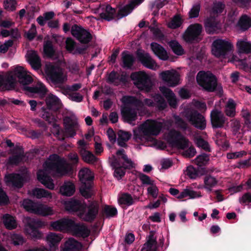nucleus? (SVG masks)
<instances>
[{
  "instance_id": "30",
  "label": "nucleus",
  "mask_w": 251,
  "mask_h": 251,
  "mask_svg": "<svg viewBox=\"0 0 251 251\" xmlns=\"http://www.w3.org/2000/svg\"><path fill=\"white\" fill-rule=\"evenodd\" d=\"M160 91L167 99L169 105L172 107H176L177 105L176 97L173 92L165 86L160 87Z\"/></svg>"
},
{
  "instance_id": "51",
  "label": "nucleus",
  "mask_w": 251,
  "mask_h": 251,
  "mask_svg": "<svg viewBox=\"0 0 251 251\" xmlns=\"http://www.w3.org/2000/svg\"><path fill=\"white\" fill-rule=\"evenodd\" d=\"M137 56L142 63H152V59L148 53L142 50H138Z\"/></svg>"
},
{
  "instance_id": "17",
  "label": "nucleus",
  "mask_w": 251,
  "mask_h": 251,
  "mask_svg": "<svg viewBox=\"0 0 251 251\" xmlns=\"http://www.w3.org/2000/svg\"><path fill=\"white\" fill-rule=\"evenodd\" d=\"M65 133L69 137H73L76 134L79 126L75 116H66L64 119Z\"/></svg>"
},
{
  "instance_id": "19",
  "label": "nucleus",
  "mask_w": 251,
  "mask_h": 251,
  "mask_svg": "<svg viewBox=\"0 0 251 251\" xmlns=\"http://www.w3.org/2000/svg\"><path fill=\"white\" fill-rule=\"evenodd\" d=\"M202 26L198 24L190 25L183 34L184 40L190 42L195 40L200 34Z\"/></svg>"
},
{
  "instance_id": "22",
  "label": "nucleus",
  "mask_w": 251,
  "mask_h": 251,
  "mask_svg": "<svg viewBox=\"0 0 251 251\" xmlns=\"http://www.w3.org/2000/svg\"><path fill=\"white\" fill-rule=\"evenodd\" d=\"M66 210L70 212H77V214L85 208V203L79 200L71 199L64 202Z\"/></svg>"
},
{
  "instance_id": "39",
  "label": "nucleus",
  "mask_w": 251,
  "mask_h": 251,
  "mask_svg": "<svg viewBox=\"0 0 251 251\" xmlns=\"http://www.w3.org/2000/svg\"><path fill=\"white\" fill-rule=\"evenodd\" d=\"M236 104L234 100L230 99L226 102L225 107V113L226 115L229 117L233 118L236 115Z\"/></svg>"
},
{
  "instance_id": "16",
  "label": "nucleus",
  "mask_w": 251,
  "mask_h": 251,
  "mask_svg": "<svg viewBox=\"0 0 251 251\" xmlns=\"http://www.w3.org/2000/svg\"><path fill=\"white\" fill-rule=\"evenodd\" d=\"M160 76L169 86L175 87L180 83V75L174 70L162 72Z\"/></svg>"
},
{
  "instance_id": "57",
  "label": "nucleus",
  "mask_w": 251,
  "mask_h": 251,
  "mask_svg": "<svg viewBox=\"0 0 251 251\" xmlns=\"http://www.w3.org/2000/svg\"><path fill=\"white\" fill-rule=\"evenodd\" d=\"M139 178L141 180L142 184L150 185L155 182L154 180L151 179V177L143 173L139 175Z\"/></svg>"
},
{
  "instance_id": "18",
  "label": "nucleus",
  "mask_w": 251,
  "mask_h": 251,
  "mask_svg": "<svg viewBox=\"0 0 251 251\" xmlns=\"http://www.w3.org/2000/svg\"><path fill=\"white\" fill-rule=\"evenodd\" d=\"M42 225V222L29 218L27 219V224L25 226V232L31 237L39 239L42 237V233L37 229V228L41 227Z\"/></svg>"
},
{
  "instance_id": "43",
  "label": "nucleus",
  "mask_w": 251,
  "mask_h": 251,
  "mask_svg": "<svg viewBox=\"0 0 251 251\" xmlns=\"http://www.w3.org/2000/svg\"><path fill=\"white\" fill-rule=\"evenodd\" d=\"M3 222L5 227L9 229H14L17 227V222L14 217L6 214L3 216Z\"/></svg>"
},
{
  "instance_id": "6",
  "label": "nucleus",
  "mask_w": 251,
  "mask_h": 251,
  "mask_svg": "<svg viewBox=\"0 0 251 251\" xmlns=\"http://www.w3.org/2000/svg\"><path fill=\"white\" fill-rule=\"evenodd\" d=\"M122 102L121 111L125 120L130 124L133 123L137 117V111L142 109L144 103L134 97L125 96L121 100Z\"/></svg>"
},
{
  "instance_id": "64",
  "label": "nucleus",
  "mask_w": 251,
  "mask_h": 251,
  "mask_svg": "<svg viewBox=\"0 0 251 251\" xmlns=\"http://www.w3.org/2000/svg\"><path fill=\"white\" fill-rule=\"evenodd\" d=\"M90 40L91 34L85 29H84L78 39L80 42L84 43H88Z\"/></svg>"
},
{
  "instance_id": "9",
  "label": "nucleus",
  "mask_w": 251,
  "mask_h": 251,
  "mask_svg": "<svg viewBox=\"0 0 251 251\" xmlns=\"http://www.w3.org/2000/svg\"><path fill=\"white\" fill-rule=\"evenodd\" d=\"M196 79L198 84L207 91L213 92L217 87V78L209 72L200 71Z\"/></svg>"
},
{
  "instance_id": "42",
  "label": "nucleus",
  "mask_w": 251,
  "mask_h": 251,
  "mask_svg": "<svg viewBox=\"0 0 251 251\" xmlns=\"http://www.w3.org/2000/svg\"><path fill=\"white\" fill-rule=\"evenodd\" d=\"M66 48L67 50L73 54L80 53L84 50V49H79L76 47L75 42L70 38H68L66 39Z\"/></svg>"
},
{
  "instance_id": "24",
  "label": "nucleus",
  "mask_w": 251,
  "mask_h": 251,
  "mask_svg": "<svg viewBox=\"0 0 251 251\" xmlns=\"http://www.w3.org/2000/svg\"><path fill=\"white\" fill-rule=\"evenodd\" d=\"M62 238L63 236L61 234L50 232L46 236V241L50 249L55 251L58 249V245Z\"/></svg>"
},
{
  "instance_id": "35",
  "label": "nucleus",
  "mask_w": 251,
  "mask_h": 251,
  "mask_svg": "<svg viewBox=\"0 0 251 251\" xmlns=\"http://www.w3.org/2000/svg\"><path fill=\"white\" fill-rule=\"evenodd\" d=\"M206 30L209 33L216 32L220 27V23L212 17L207 19L205 22Z\"/></svg>"
},
{
  "instance_id": "33",
  "label": "nucleus",
  "mask_w": 251,
  "mask_h": 251,
  "mask_svg": "<svg viewBox=\"0 0 251 251\" xmlns=\"http://www.w3.org/2000/svg\"><path fill=\"white\" fill-rule=\"evenodd\" d=\"M101 19L110 21L112 20L115 13V10L109 5L102 6L99 9Z\"/></svg>"
},
{
  "instance_id": "2",
  "label": "nucleus",
  "mask_w": 251,
  "mask_h": 251,
  "mask_svg": "<svg viewBox=\"0 0 251 251\" xmlns=\"http://www.w3.org/2000/svg\"><path fill=\"white\" fill-rule=\"evenodd\" d=\"M18 81L24 86V89L30 94L43 97L47 92L46 86L41 82H38L31 87L26 86L33 82V78L28 72L19 66L8 72L3 78L0 77V87L3 86L7 89H11L15 87Z\"/></svg>"
},
{
  "instance_id": "54",
  "label": "nucleus",
  "mask_w": 251,
  "mask_h": 251,
  "mask_svg": "<svg viewBox=\"0 0 251 251\" xmlns=\"http://www.w3.org/2000/svg\"><path fill=\"white\" fill-rule=\"evenodd\" d=\"M44 53L48 56L51 57L54 52V50L52 47L51 43L50 41H47L44 45Z\"/></svg>"
},
{
  "instance_id": "40",
  "label": "nucleus",
  "mask_w": 251,
  "mask_h": 251,
  "mask_svg": "<svg viewBox=\"0 0 251 251\" xmlns=\"http://www.w3.org/2000/svg\"><path fill=\"white\" fill-rule=\"evenodd\" d=\"M30 195L35 197L37 199L45 198L47 199H51V193L47 190L41 188H35L31 192H29Z\"/></svg>"
},
{
  "instance_id": "47",
  "label": "nucleus",
  "mask_w": 251,
  "mask_h": 251,
  "mask_svg": "<svg viewBox=\"0 0 251 251\" xmlns=\"http://www.w3.org/2000/svg\"><path fill=\"white\" fill-rule=\"evenodd\" d=\"M119 203L120 204L130 206L134 202L132 196L128 194L125 193L122 194L119 199Z\"/></svg>"
},
{
  "instance_id": "15",
  "label": "nucleus",
  "mask_w": 251,
  "mask_h": 251,
  "mask_svg": "<svg viewBox=\"0 0 251 251\" xmlns=\"http://www.w3.org/2000/svg\"><path fill=\"white\" fill-rule=\"evenodd\" d=\"M77 145L78 152L85 162L93 164L97 161V158L92 152L88 150L89 145L84 140H79Z\"/></svg>"
},
{
  "instance_id": "3",
  "label": "nucleus",
  "mask_w": 251,
  "mask_h": 251,
  "mask_svg": "<svg viewBox=\"0 0 251 251\" xmlns=\"http://www.w3.org/2000/svg\"><path fill=\"white\" fill-rule=\"evenodd\" d=\"M51 228L55 231L70 232L72 235L83 238L88 237L90 230L84 223H76L69 218H62L50 223Z\"/></svg>"
},
{
  "instance_id": "29",
  "label": "nucleus",
  "mask_w": 251,
  "mask_h": 251,
  "mask_svg": "<svg viewBox=\"0 0 251 251\" xmlns=\"http://www.w3.org/2000/svg\"><path fill=\"white\" fill-rule=\"evenodd\" d=\"M127 78L128 76L124 73L120 74L115 72H112L108 76V81L115 85H118L126 83Z\"/></svg>"
},
{
  "instance_id": "49",
  "label": "nucleus",
  "mask_w": 251,
  "mask_h": 251,
  "mask_svg": "<svg viewBox=\"0 0 251 251\" xmlns=\"http://www.w3.org/2000/svg\"><path fill=\"white\" fill-rule=\"evenodd\" d=\"M182 23V20L179 15L175 16L168 24V26L172 29L179 27Z\"/></svg>"
},
{
  "instance_id": "58",
  "label": "nucleus",
  "mask_w": 251,
  "mask_h": 251,
  "mask_svg": "<svg viewBox=\"0 0 251 251\" xmlns=\"http://www.w3.org/2000/svg\"><path fill=\"white\" fill-rule=\"evenodd\" d=\"M174 118L177 127L184 130L187 129L188 125L181 118L178 116L174 115Z\"/></svg>"
},
{
  "instance_id": "10",
  "label": "nucleus",
  "mask_w": 251,
  "mask_h": 251,
  "mask_svg": "<svg viewBox=\"0 0 251 251\" xmlns=\"http://www.w3.org/2000/svg\"><path fill=\"white\" fill-rule=\"evenodd\" d=\"M237 47L238 51L229 56V61L230 62L242 61L245 59L247 54L251 52V44L246 39L238 40Z\"/></svg>"
},
{
  "instance_id": "63",
  "label": "nucleus",
  "mask_w": 251,
  "mask_h": 251,
  "mask_svg": "<svg viewBox=\"0 0 251 251\" xmlns=\"http://www.w3.org/2000/svg\"><path fill=\"white\" fill-rule=\"evenodd\" d=\"M239 202L243 205H248L251 202V193H246L239 199Z\"/></svg>"
},
{
  "instance_id": "27",
  "label": "nucleus",
  "mask_w": 251,
  "mask_h": 251,
  "mask_svg": "<svg viewBox=\"0 0 251 251\" xmlns=\"http://www.w3.org/2000/svg\"><path fill=\"white\" fill-rule=\"evenodd\" d=\"M5 181L7 185L21 188L23 185V176L19 174H9L5 176Z\"/></svg>"
},
{
  "instance_id": "25",
  "label": "nucleus",
  "mask_w": 251,
  "mask_h": 251,
  "mask_svg": "<svg viewBox=\"0 0 251 251\" xmlns=\"http://www.w3.org/2000/svg\"><path fill=\"white\" fill-rule=\"evenodd\" d=\"M12 156L9 158L8 163L11 165H17L23 161L25 158L24 152L22 148L16 146L12 151Z\"/></svg>"
},
{
  "instance_id": "55",
  "label": "nucleus",
  "mask_w": 251,
  "mask_h": 251,
  "mask_svg": "<svg viewBox=\"0 0 251 251\" xmlns=\"http://www.w3.org/2000/svg\"><path fill=\"white\" fill-rule=\"evenodd\" d=\"M122 60L123 63H133L135 61L133 55L127 51L122 52Z\"/></svg>"
},
{
  "instance_id": "20",
  "label": "nucleus",
  "mask_w": 251,
  "mask_h": 251,
  "mask_svg": "<svg viewBox=\"0 0 251 251\" xmlns=\"http://www.w3.org/2000/svg\"><path fill=\"white\" fill-rule=\"evenodd\" d=\"M210 118L213 126L217 128L223 127L227 120L222 111L216 109L211 112Z\"/></svg>"
},
{
  "instance_id": "4",
  "label": "nucleus",
  "mask_w": 251,
  "mask_h": 251,
  "mask_svg": "<svg viewBox=\"0 0 251 251\" xmlns=\"http://www.w3.org/2000/svg\"><path fill=\"white\" fill-rule=\"evenodd\" d=\"M162 128L160 120L148 119L133 130V139L137 143H145L151 136L158 135Z\"/></svg>"
},
{
  "instance_id": "37",
  "label": "nucleus",
  "mask_w": 251,
  "mask_h": 251,
  "mask_svg": "<svg viewBox=\"0 0 251 251\" xmlns=\"http://www.w3.org/2000/svg\"><path fill=\"white\" fill-rule=\"evenodd\" d=\"M203 182L204 185L203 188L211 192L212 188L217 185L218 180L213 176L206 175L203 178Z\"/></svg>"
},
{
  "instance_id": "46",
  "label": "nucleus",
  "mask_w": 251,
  "mask_h": 251,
  "mask_svg": "<svg viewBox=\"0 0 251 251\" xmlns=\"http://www.w3.org/2000/svg\"><path fill=\"white\" fill-rule=\"evenodd\" d=\"M116 154L117 155L121 156V158L124 160V165L126 168H131L134 167V164L125 154V151L124 149L118 151Z\"/></svg>"
},
{
  "instance_id": "59",
  "label": "nucleus",
  "mask_w": 251,
  "mask_h": 251,
  "mask_svg": "<svg viewBox=\"0 0 251 251\" xmlns=\"http://www.w3.org/2000/svg\"><path fill=\"white\" fill-rule=\"evenodd\" d=\"M247 154V152L245 151H241L238 152H229L226 154V157L229 159H235L241 158Z\"/></svg>"
},
{
  "instance_id": "53",
  "label": "nucleus",
  "mask_w": 251,
  "mask_h": 251,
  "mask_svg": "<svg viewBox=\"0 0 251 251\" xmlns=\"http://www.w3.org/2000/svg\"><path fill=\"white\" fill-rule=\"evenodd\" d=\"M147 193L153 198H156L158 197L159 190L155 182L148 186L147 188Z\"/></svg>"
},
{
  "instance_id": "23",
  "label": "nucleus",
  "mask_w": 251,
  "mask_h": 251,
  "mask_svg": "<svg viewBox=\"0 0 251 251\" xmlns=\"http://www.w3.org/2000/svg\"><path fill=\"white\" fill-rule=\"evenodd\" d=\"M81 248V243L73 238H69L60 246L61 251H80Z\"/></svg>"
},
{
  "instance_id": "13",
  "label": "nucleus",
  "mask_w": 251,
  "mask_h": 251,
  "mask_svg": "<svg viewBox=\"0 0 251 251\" xmlns=\"http://www.w3.org/2000/svg\"><path fill=\"white\" fill-rule=\"evenodd\" d=\"M233 47V45L229 41L217 39L213 43L212 52L216 57H222L225 55L227 51L231 50Z\"/></svg>"
},
{
  "instance_id": "60",
  "label": "nucleus",
  "mask_w": 251,
  "mask_h": 251,
  "mask_svg": "<svg viewBox=\"0 0 251 251\" xmlns=\"http://www.w3.org/2000/svg\"><path fill=\"white\" fill-rule=\"evenodd\" d=\"M103 212L106 216L108 217H114L117 214V210L116 208L108 205L104 207Z\"/></svg>"
},
{
  "instance_id": "62",
  "label": "nucleus",
  "mask_w": 251,
  "mask_h": 251,
  "mask_svg": "<svg viewBox=\"0 0 251 251\" xmlns=\"http://www.w3.org/2000/svg\"><path fill=\"white\" fill-rule=\"evenodd\" d=\"M84 29H83L80 26H77L76 25H74L72 27L71 33L74 37H75L78 40V37H80V35L81 34Z\"/></svg>"
},
{
  "instance_id": "52",
  "label": "nucleus",
  "mask_w": 251,
  "mask_h": 251,
  "mask_svg": "<svg viewBox=\"0 0 251 251\" xmlns=\"http://www.w3.org/2000/svg\"><path fill=\"white\" fill-rule=\"evenodd\" d=\"M209 161V157L205 154H202L194 160V163L198 166L201 167L207 164Z\"/></svg>"
},
{
  "instance_id": "41",
  "label": "nucleus",
  "mask_w": 251,
  "mask_h": 251,
  "mask_svg": "<svg viewBox=\"0 0 251 251\" xmlns=\"http://www.w3.org/2000/svg\"><path fill=\"white\" fill-rule=\"evenodd\" d=\"M131 134L126 131L120 130L118 133L117 142L121 147H125L126 142L130 138Z\"/></svg>"
},
{
  "instance_id": "56",
  "label": "nucleus",
  "mask_w": 251,
  "mask_h": 251,
  "mask_svg": "<svg viewBox=\"0 0 251 251\" xmlns=\"http://www.w3.org/2000/svg\"><path fill=\"white\" fill-rule=\"evenodd\" d=\"M69 99L74 101L80 102L82 101L83 96L78 92L67 93Z\"/></svg>"
},
{
  "instance_id": "12",
  "label": "nucleus",
  "mask_w": 251,
  "mask_h": 251,
  "mask_svg": "<svg viewBox=\"0 0 251 251\" xmlns=\"http://www.w3.org/2000/svg\"><path fill=\"white\" fill-rule=\"evenodd\" d=\"M182 115L194 126L202 130L206 127V120L204 117L197 111L186 110L183 112Z\"/></svg>"
},
{
  "instance_id": "11",
  "label": "nucleus",
  "mask_w": 251,
  "mask_h": 251,
  "mask_svg": "<svg viewBox=\"0 0 251 251\" xmlns=\"http://www.w3.org/2000/svg\"><path fill=\"white\" fill-rule=\"evenodd\" d=\"M130 77L138 89L147 92L151 89L152 85L151 78L144 72H139L132 73Z\"/></svg>"
},
{
  "instance_id": "61",
  "label": "nucleus",
  "mask_w": 251,
  "mask_h": 251,
  "mask_svg": "<svg viewBox=\"0 0 251 251\" xmlns=\"http://www.w3.org/2000/svg\"><path fill=\"white\" fill-rule=\"evenodd\" d=\"M195 142L198 147L201 148L206 151H209V146L208 143L202 138L200 137L197 138Z\"/></svg>"
},
{
  "instance_id": "7",
  "label": "nucleus",
  "mask_w": 251,
  "mask_h": 251,
  "mask_svg": "<svg viewBox=\"0 0 251 251\" xmlns=\"http://www.w3.org/2000/svg\"><path fill=\"white\" fill-rule=\"evenodd\" d=\"M164 138L173 147L177 149L184 150L189 147L188 150L184 151L182 153L185 157H192L196 153L195 149L193 147H189V141L178 131L175 129L169 130L164 134Z\"/></svg>"
},
{
  "instance_id": "50",
  "label": "nucleus",
  "mask_w": 251,
  "mask_h": 251,
  "mask_svg": "<svg viewBox=\"0 0 251 251\" xmlns=\"http://www.w3.org/2000/svg\"><path fill=\"white\" fill-rule=\"evenodd\" d=\"M169 45L174 52L176 54L182 55L184 53L183 49L176 41H171L169 43Z\"/></svg>"
},
{
  "instance_id": "21",
  "label": "nucleus",
  "mask_w": 251,
  "mask_h": 251,
  "mask_svg": "<svg viewBox=\"0 0 251 251\" xmlns=\"http://www.w3.org/2000/svg\"><path fill=\"white\" fill-rule=\"evenodd\" d=\"M155 231H151L146 237V242L143 245L141 251H157L158 246Z\"/></svg>"
},
{
  "instance_id": "38",
  "label": "nucleus",
  "mask_w": 251,
  "mask_h": 251,
  "mask_svg": "<svg viewBox=\"0 0 251 251\" xmlns=\"http://www.w3.org/2000/svg\"><path fill=\"white\" fill-rule=\"evenodd\" d=\"M201 197V195L200 192H196L190 188H187L180 193L177 196V198L178 199H183L186 198H188L189 199H195Z\"/></svg>"
},
{
  "instance_id": "5",
  "label": "nucleus",
  "mask_w": 251,
  "mask_h": 251,
  "mask_svg": "<svg viewBox=\"0 0 251 251\" xmlns=\"http://www.w3.org/2000/svg\"><path fill=\"white\" fill-rule=\"evenodd\" d=\"M32 69L37 71L39 74L45 75L47 79L50 80L55 84H62L67 79L64 71L58 64H30Z\"/></svg>"
},
{
  "instance_id": "1",
  "label": "nucleus",
  "mask_w": 251,
  "mask_h": 251,
  "mask_svg": "<svg viewBox=\"0 0 251 251\" xmlns=\"http://www.w3.org/2000/svg\"><path fill=\"white\" fill-rule=\"evenodd\" d=\"M68 157L72 162L71 164L67 162L65 159L60 158L57 154L50 155L43 164V169L39 170L37 173L38 180L47 188L54 189L53 180L49 175L62 176L66 174L72 169V165H75L78 162L79 158L76 152H70Z\"/></svg>"
},
{
  "instance_id": "48",
  "label": "nucleus",
  "mask_w": 251,
  "mask_h": 251,
  "mask_svg": "<svg viewBox=\"0 0 251 251\" xmlns=\"http://www.w3.org/2000/svg\"><path fill=\"white\" fill-rule=\"evenodd\" d=\"M26 60L28 63H40V58L37 53L34 50H29L26 54Z\"/></svg>"
},
{
  "instance_id": "14",
  "label": "nucleus",
  "mask_w": 251,
  "mask_h": 251,
  "mask_svg": "<svg viewBox=\"0 0 251 251\" xmlns=\"http://www.w3.org/2000/svg\"><path fill=\"white\" fill-rule=\"evenodd\" d=\"M99 211V204L93 201L88 206L85 204V208L78 214V217L86 222H92L96 217Z\"/></svg>"
},
{
  "instance_id": "44",
  "label": "nucleus",
  "mask_w": 251,
  "mask_h": 251,
  "mask_svg": "<svg viewBox=\"0 0 251 251\" xmlns=\"http://www.w3.org/2000/svg\"><path fill=\"white\" fill-rule=\"evenodd\" d=\"M80 192L81 194L85 198L91 197L93 194L92 190V182H88L86 184H82L80 187Z\"/></svg>"
},
{
  "instance_id": "31",
  "label": "nucleus",
  "mask_w": 251,
  "mask_h": 251,
  "mask_svg": "<svg viewBox=\"0 0 251 251\" xmlns=\"http://www.w3.org/2000/svg\"><path fill=\"white\" fill-rule=\"evenodd\" d=\"M151 49L154 54L162 60H167L169 57L168 53L165 49L156 43H152Z\"/></svg>"
},
{
  "instance_id": "45",
  "label": "nucleus",
  "mask_w": 251,
  "mask_h": 251,
  "mask_svg": "<svg viewBox=\"0 0 251 251\" xmlns=\"http://www.w3.org/2000/svg\"><path fill=\"white\" fill-rule=\"evenodd\" d=\"M238 27L242 30H246L251 26V18L246 15L242 16L238 23Z\"/></svg>"
},
{
  "instance_id": "8",
  "label": "nucleus",
  "mask_w": 251,
  "mask_h": 251,
  "mask_svg": "<svg viewBox=\"0 0 251 251\" xmlns=\"http://www.w3.org/2000/svg\"><path fill=\"white\" fill-rule=\"evenodd\" d=\"M23 206L26 211L43 216H50L54 214L52 207L40 203L34 202L28 199L23 201Z\"/></svg>"
},
{
  "instance_id": "32",
  "label": "nucleus",
  "mask_w": 251,
  "mask_h": 251,
  "mask_svg": "<svg viewBox=\"0 0 251 251\" xmlns=\"http://www.w3.org/2000/svg\"><path fill=\"white\" fill-rule=\"evenodd\" d=\"M46 103L49 109L56 111L61 107V102L59 99L52 94H49L46 97Z\"/></svg>"
},
{
  "instance_id": "28",
  "label": "nucleus",
  "mask_w": 251,
  "mask_h": 251,
  "mask_svg": "<svg viewBox=\"0 0 251 251\" xmlns=\"http://www.w3.org/2000/svg\"><path fill=\"white\" fill-rule=\"evenodd\" d=\"M144 0H132L126 6L121 8L118 13L117 17L121 19L126 16L131 12L132 10L141 4Z\"/></svg>"
},
{
  "instance_id": "36",
  "label": "nucleus",
  "mask_w": 251,
  "mask_h": 251,
  "mask_svg": "<svg viewBox=\"0 0 251 251\" xmlns=\"http://www.w3.org/2000/svg\"><path fill=\"white\" fill-rule=\"evenodd\" d=\"M75 191L74 184L70 181H66L60 188V193L63 196H71Z\"/></svg>"
},
{
  "instance_id": "26",
  "label": "nucleus",
  "mask_w": 251,
  "mask_h": 251,
  "mask_svg": "<svg viewBox=\"0 0 251 251\" xmlns=\"http://www.w3.org/2000/svg\"><path fill=\"white\" fill-rule=\"evenodd\" d=\"M154 102L151 100L146 99L144 103L149 106H156L159 110H163L167 106V103L165 100L159 94L154 96Z\"/></svg>"
},
{
  "instance_id": "34",
  "label": "nucleus",
  "mask_w": 251,
  "mask_h": 251,
  "mask_svg": "<svg viewBox=\"0 0 251 251\" xmlns=\"http://www.w3.org/2000/svg\"><path fill=\"white\" fill-rule=\"evenodd\" d=\"M78 176L82 184H86L92 182L94 178V174L90 169L84 168L79 171Z\"/></svg>"
}]
</instances>
